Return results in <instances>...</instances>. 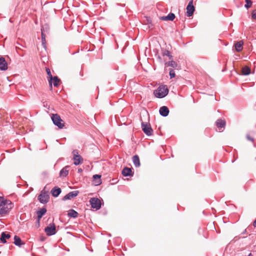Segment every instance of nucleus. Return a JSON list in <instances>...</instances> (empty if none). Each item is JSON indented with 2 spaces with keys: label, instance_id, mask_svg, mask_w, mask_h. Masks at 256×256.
<instances>
[{
  "label": "nucleus",
  "instance_id": "obj_29",
  "mask_svg": "<svg viewBox=\"0 0 256 256\" xmlns=\"http://www.w3.org/2000/svg\"><path fill=\"white\" fill-rule=\"evenodd\" d=\"M46 208L44 207L40 208L36 212L37 214L42 215L43 216L46 212Z\"/></svg>",
  "mask_w": 256,
  "mask_h": 256
},
{
  "label": "nucleus",
  "instance_id": "obj_37",
  "mask_svg": "<svg viewBox=\"0 0 256 256\" xmlns=\"http://www.w3.org/2000/svg\"><path fill=\"white\" fill-rule=\"evenodd\" d=\"M42 217V215L38 214L37 220H36L37 223H39V222H40V220Z\"/></svg>",
  "mask_w": 256,
  "mask_h": 256
},
{
  "label": "nucleus",
  "instance_id": "obj_24",
  "mask_svg": "<svg viewBox=\"0 0 256 256\" xmlns=\"http://www.w3.org/2000/svg\"><path fill=\"white\" fill-rule=\"evenodd\" d=\"M60 79L57 76H54L52 78V83L54 86L57 87L60 84Z\"/></svg>",
  "mask_w": 256,
  "mask_h": 256
},
{
  "label": "nucleus",
  "instance_id": "obj_21",
  "mask_svg": "<svg viewBox=\"0 0 256 256\" xmlns=\"http://www.w3.org/2000/svg\"><path fill=\"white\" fill-rule=\"evenodd\" d=\"M78 212L73 209H70L68 213V216L72 218H76L78 216Z\"/></svg>",
  "mask_w": 256,
  "mask_h": 256
},
{
  "label": "nucleus",
  "instance_id": "obj_35",
  "mask_svg": "<svg viewBox=\"0 0 256 256\" xmlns=\"http://www.w3.org/2000/svg\"><path fill=\"white\" fill-rule=\"evenodd\" d=\"M252 17L254 19H256V9L253 10L252 12Z\"/></svg>",
  "mask_w": 256,
  "mask_h": 256
},
{
  "label": "nucleus",
  "instance_id": "obj_1",
  "mask_svg": "<svg viewBox=\"0 0 256 256\" xmlns=\"http://www.w3.org/2000/svg\"><path fill=\"white\" fill-rule=\"evenodd\" d=\"M168 93V89L166 85L160 86L156 90L154 94L158 98H164L166 96Z\"/></svg>",
  "mask_w": 256,
  "mask_h": 256
},
{
  "label": "nucleus",
  "instance_id": "obj_41",
  "mask_svg": "<svg viewBox=\"0 0 256 256\" xmlns=\"http://www.w3.org/2000/svg\"><path fill=\"white\" fill-rule=\"evenodd\" d=\"M82 171V168H78V172H80Z\"/></svg>",
  "mask_w": 256,
  "mask_h": 256
},
{
  "label": "nucleus",
  "instance_id": "obj_13",
  "mask_svg": "<svg viewBox=\"0 0 256 256\" xmlns=\"http://www.w3.org/2000/svg\"><path fill=\"white\" fill-rule=\"evenodd\" d=\"M62 192L60 188L58 186H54L51 190V194L54 197H58Z\"/></svg>",
  "mask_w": 256,
  "mask_h": 256
},
{
  "label": "nucleus",
  "instance_id": "obj_18",
  "mask_svg": "<svg viewBox=\"0 0 256 256\" xmlns=\"http://www.w3.org/2000/svg\"><path fill=\"white\" fill-rule=\"evenodd\" d=\"M165 66H170L173 68H176L178 66L177 63L174 61L173 60H170L169 62H166L164 64Z\"/></svg>",
  "mask_w": 256,
  "mask_h": 256
},
{
  "label": "nucleus",
  "instance_id": "obj_16",
  "mask_svg": "<svg viewBox=\"0 0 256 256\" xmlns=\"http://www.w3.org/2000/svg\"><path fill=\"white\" fill-rule=\"evenodd\" d=\"M216 126L220 130L222 128H224L226 126V122L224 120L222 119H218L216 122Z\"/></svg>",
  "mask_w": 256,
  "mask_h": 256
},
{
  "label": "nucleus",
  "instance_id": "obj_38",
  "mask_svg": "<svg viewBox=\"0 0 256 256\" xmlns=\"http://www.w3.org/2000/svg\"><path fill=\"white\" fill-rule=\"evenodd\" d=\"M246 138L248 140H250V141H254V138H252V137H250L249 135L247 134L246 135Z\"/></svg>",
  "mask_w": 256,
  "mask_h": 256
},
{
  "label": "nucleus",
  "instance_id": "obj_11",
  "mask_svg": "<svg viewBox=\"0 0 256 256\" xmlns=\"http://www.w3.org/2000/svg\"><path fill=\"white\" fill-rule=\"evenodd\" d=\"M122 174L124 176H132L134 174V172L131 168L124 167L122 170Z\"/></svg>",
  "mask_w": 256,
  "mask_h": 256
},
{
  "label": "nucleus",
  "instance_id": "obj_36",
  "mask_svg": "<svg viewBox=\"0 0 256 256\" xmlns=\"http://www.w3.org/2000/svg\"><path fill=\"white\" fill-rule=\"evenodd\" d=\"M156 57L157 60H158L159 62H162V58L160 55H158V54H156Z\"/></svg>",
  "mask_w": 256,
  "mask_h": 256
},
{
  "label": "nucleus",
  "instance_id": "obj_4",
  "mask_svg": "<svg viewBox=\"0 0 256 256\" xmlns=\"http://www.w3.org/2000/svg\"><path fill=\"white\" fill-rule=\"evenodd\" d=\"M50 196L48 192L46 191H42L41 193L38 196V200L43 204H46L49 200Z\"/></svg>",
  "mask_w": 256,
  "mask_h": 256
},
{
  "label": "nucleus",
  "instance_id": "obj_23",
  "mask_svg": "<svg viewBox=\"0 0 256 256\" xmlns=\"http://www.w3.org/2000/svg\"><path fill=\"white\" fill-rule=\"evenodd\" d=\"M242 41H238L235 44V48L236 52H240L242 49V45H243Z\"/></svg>",
  "mask_w": 256,
  "mask_h": 256
},
{
  "label": "nucleus",
  "instance_id": "obj_40",
  "mask_svg": "<svg viewBox=\"0 0 256 256\" xmlns=\"http://www.w3.org/2000/svg\"><path fill=\"white\" fill-rule=\"evenodd\" d=\"M253 225L254 227H256V220L254 221Z\"/></svg>",
  "mask_w": 256,
  "mask_h": 256
},
{
  "label": "nucleus",
  "instance_id": "obj_7",
  "mask_svg": "<svg viewBox=\"0 0 256 256\" xmlns=\"http://www.w3.org/2000/svg\"><path fill=\"white\" fill-rule=\"evenodd\" d=\"M74 155V164L76 166H78L82 162L83 159L82 157L78 154V151L76 150H74L72 152Z\"/></svg>",
  "mask_w": 256,
  "mask_h": 256
},
{
  "label": "nucleus",
  "instance_id": "obj_6",
  "mask_svg": "<svg viewBox=\"0 0 256 256\" xmlns=\"http://www.w3.org/2000/svg\"><path fill=\"white\" fill-rule=\"evenodd\" d=\"M142 128L143 132L148 136H151L152 132V129L150 124L147 122H142Z\"/></svg>",
  "mask_w": 256,
  "mask_h": 256
},
{
  "label": "nucleus",
  "instance_id": "obj_33",
  "mask_svg": "<svg viewBox=\"0 0 256 256\" xmlns=\"http://www.w3.org/2000/svg\"><path fill=\"white\" fill-rule=\"evenodd\" d=\"M169 75H170V79L175 77L176 74H175V72L173 69H172V68L170 69Z\"/></svg>",
  "mask_w": 256,
  "mask_h": 256
},
{
  "label": "nucleus",
  "instance_id": "obj_5",
  "mask_svg": "<svg viewBox=\"0 0 256 256\" xmlns=\"http://www.w3.org/2000/svg\"><path fill=\"white\" fill-rule=\"evenodd\" d=\"M44 232L48 236H51L55 234L56 231L54 224H50L46 227L45 228Z\"/></svg>",
  "mask_w": 256,
  "mask_h": 256
},
{
  "label": "nucleus",
  "instance_id": "obj_42",
  "mask_svg": "<svg viewBox=\"0 0 256 256\" xmlns=\"http://www.w3.org/2000/svg\"><path fill=\"white\" fill-rule=\"evenodd\" d=\"M16 234H15L14 236V240H16Z\"/></svg>",
  "mask_w": 256,
  "mask_h": 256
},
{
  "label": "nucleus",
  "instance_id": "obj_14",
  "mask_svg": "<svg viewBox=\"0 0 256 256\" xmlns=\"http://www.w3.org/2000/svg\"><path fill=\"white\" fill-rule=\"evenodd\" d=\"M10 236L9 234L6 232H2L0 236V241L2 243L4 244L6 242V240L10 238Z\"/></svg>",
  "mask_w": 256,
  "mask_h": 256
},
{
  "label": "nucleus",
  "instance_id": "obj_26",
  "mask_svg": "<svg viewBox=\"0 0 256 256\" xmlns=\"http://www.w3.org/2000/svg\"><path fill=\"white\" fill-rule=\"evenodd\" d=\"M41 31H42V44L44 46V47L45 48L46 47L45 44L46 43V36L44 34L45 30L43 26L41 28Z\"/></svg>",
  "mask_w": 256,
  "mask_h": 256
},
{
  "label": "nucleus",
  "instance_id": "obj_17",
  "mask_svg": "<svg viewBox=\"0 0 256 256\" xmlns=\"http://www.w3.org/2000/svg\"><path fill=\"white\" fill-rule=\"evenodd\" d=\"M69 168L68 166H66L62 168L60 172V177H66L68 174V168Z\"/></svg>",
  "mask_w": 256,
  "mask_h": 256
},
{
  "label": "nucleus",
  "instance_id": "obj_20",
  "mask_svg": "<svg viewBox=\"0 0 256 256\" xmlns=\"http://www.w3.org/2000/svg\"><path fill=\"white\" fill-rule=\"evenodd\" d=\"M11 202L8 204L10 205V208H8V206L6 207H4V206L0 208V215H2L4 214H7L9 212V210L11 208Z\"/></svg>",
  "mask_w": 256,
  "mask_h": 256
},
{
  "label": "nucleus",
  "instance_id": "obj_43",
  "mask_svg": "<svg viewBox=\"0 0 256 256\" xmlns=\"http://www.w3.org/2000/svg\"><path fill=\"white\" fill-rule=\"evenodd\" d=\"M16 240H14V244L16 245Z\"/></svg>",
  "mask_w": 256,
  "mask_h": 256
},
{
  "label": "nucleus",
  "instance_id": "obj_34",
  "mask_svg": "<svg viewBox=\"0 0 256 256\" xmlns=\"http://www.w3.org/2000/svg\"><path fill=\"white\" fill-rule=\"evenodd\" d=\"M23 244H24V243L22 240L20 238L17 236V246L20 247Z\"/></svg>",
  "mask_w": 256,
  "mask_h": 256
},
{
  "label": "nucleus",
  "instance_id": "obj_22",
  "mask_svg": "<svg viewBox=\"0 0 256 256\" xmlns=\"http://www.w3.org/2000/svg\"><path fill=\"white\" fill-rule=\"evenodd\" d=\"M132 162L134 166L136 167H139L140 166V158L138 155H134L132 157Z\"/></svg>",
  "mask_w": 256,
  "mask_h": 256
},
{
  "label": "nucleus",
  "instance_id": "obj_12",
  "mask_svg": "<svg viewBox=\"0 0 256 256\" xmlns=\"http://www.w3.org/2000/svg\"><path fill=\"white\" fill-rule=\"evenodd\" d=\"M8 69V64L4 57L0 58V70H6Z\"/></svg>",
  "mask_w": 256,
  "mask_h": 256
},
{
  "label": "nucleus",
  "instance_id": "obj_10",
  "mask_svg": "<svg viewBox=\"0 0 256 256\" xmlns=\"http://www.w3.org/2000/svg\"><path fill=\"white\" fill-rule=\"evenodd\" d=\"M169 109L166 106L160 107L159 110L160 114L164 117L167 116L169 114Z\"/></svg>",
  "mask_w": 256,
  "mask_h": 256
},
{
  "label": "nucleus",
  "instance_id": "obj_8",
  "mask_svg": "<svg viewBox=\"0 0 256 256\" xmlns=\"http://www.w3.org/2000/svg\"><path fill=\"white\" fill-rule=\"evenodd\" d=\"M186 15L188 17L192 16L195 11V7L193 5V0L189 2L186 6Z\"/></svg>",
  "mask_w": 256,
  "mask_h": 256
},
{
  "label": "nucleus",
  "instance_id": "obj_9",
  "mask_svg": "<svg viewBox=\"0 0 256 256\" xmlns=\"http://www.w3.org/2000/svg\"><path fill=\"white\" fill-rule=\"evenodd\" d=\"M78 194V192L77 190H74L72 192H70L66 194L65 196H64L62 200L64 201L66 200H70L72 198L76 196Z\"/></svg>",
  "mask_w": 256,
  "mask_h": 256
},
{
  "label": "nucleus",
  "instance_id": "obj_15",
  "mask_svg": "<svg viewBox=\"0 0 256 256\" xmlns=\"http://www.w3.org/2000/svg\"><path fill=\"white\" fill-rule=\"evenodd\" d=\"M176 18L175 14L172 12L170 13L166 16H163L160 18L162 20H173Z\"/></svg>",
  "mask_w": 256,
  "mask_h": 256
},
{
  "label": "nucleus",
  "instance_id": "obj_27",
  "mask_svg": "<svg viewBox=\"0 0 256 256\" xmlns=\"http://www.w3.org/2000/svg\"><path fill=\"white\" fill-rule=\"evenodd\" d=\"M46 72L47 74L48 75V78H49L48 82H49L50 85L52 87V78L53 76H52V74H51L50 70V68H46Z\"/></svg>",
  "mask_w": 256,
  "mask_h": 256
},
{
  "label": "nucleus",
  "instance_id": "obj_2",
  "mask_svg": "<svg viewBox=\"0 0 256 256\" xmlns=\"http://www.w3.org/2000/svg\"><path fill=\"white\" fill-rule=\"evenodd\" d=\"M51 118L53 124L59 128L62 129L64 127L63 120L58 114H52Z\"/></svg>",
  "mask_w": 256,
  "mask_h": 256
},
{
  "label": "nucleus",
  "instance_id": "obj_32",
  "mask_svg": "<svg viewBox=\"0 0 256 256\" xmlns=\"http://www.w3.org/2000/svg\"><path fill=\"white\" fill-rule=\"evenodd\" d=\"M245 2H246V4L244 6L246 8L248 9L251 7L252 2L250 0H245Z\"/></svg>",
  "mask_w": 256,
  "mask_h": 256
},
{
  "label": "nucleus",
  "instance_id": "obj_30",
  "mask_svg": "<svg viewBox=\"0 0 256 256\" xmlns=\"http://www.w3.org/2000/svg\"><path fill=\"white\" fill-rule=\"evenodd\" d=\"M9 201L4 200L3 198H0V206H4L8 204Z\"/></svg>",
  "mask_w": 256,
  "mask_h": 256
},
{
  "label": "nucleus",
  "instance_id": "obj_25",
  "mask_svg": "<svg viewBox=\"0 0 256 256\" xmlns=\"http://www.w3.org/2000/svg\"><path fill=\"white\" fill-rule=\"evenodd\" d=\"M250 68L248 66H244L242 68V72L243 75L248 76L250 74Z\"/></svg>",
  "mask_w": 256,
  "mask_h": 256
},
{
  "label": "nucleus",
  "instance_id": "obj_19",
  "mask_svg": "<svg viewBox=\"0 0 256 256\" xmlns=\"http://www.w3.org/2000/svg\"><path fill=\"white\" fill-rule=\"evenodd\" d=\"M162 56H168L170 60H173V56L170 54V52L166 49H162Z\"/></svg>",
  "mask_w": 256,
  "mask_h": 256
},
{
  "label": "nucleus",
  "instance_id": "obj_3",
  "mask_svg": "<svg viewBox=\"0 0 256 256\" xmlns=\"http://www.w3.org/2000/svg\"><path fill=\"white\" fill-rule=\"evenodd\" d=\"M91 206L96 210H98L101 208L102 203L100 200L97 198H92L90 200Z\"/></svg>",
  "mask_w": 256,
  "mask_h": 256
},
{
  "label": "nucleus",
  "instance_id": "obj_39",
  "mask_svg": "<svg viewBox=\"0 0 256 256\" xmlns=\"http://www.w3.org/2000/svg\"><path fill=\"white\" fill-rule=\"evenodd\" d=\"M40 226V222H39V223H37V222H36V226L37 228H38Z\"/></svg>",
  "mask_w": 256,
  "mask_h": 256
},
{
  "label": "nucleus",
  "instance_id": "obj_44",
  "mask_svg": "<svg viewBox=\"0 0 256 256\" xmlns=\"http://www.w3.org/2000/svg\"><path fill=\"white\" fill-rule=\"evenodd\" d=\"M246 230H244V231L242 232V234H246Z\"/></svg>",
  "mask_w": 256,
  "mask_h": 256
},
{
  "label": "nucleus",
  "instance_id": "obj_31",
  "mask_svg": "<svg viewBox=\"0 0 256 256\" xmlns=\"http://www.w3.org/2000/svg\"><path fill=\"white\" fill-rule=\"evenodd\" d=\"M146 24L148 25V27L149 28H152L153 26V24H152V22L150 18H146Z\"/></svg>",
  "mask_w": 256,
  "mask_h": 256
},
{
  "label": "nucleus",
  "instance_id": "obj_28",
  "mask_svg": "<svg viewBox=\"0 0 256 256\" xmlns=\"http://www.w3.org/2000/svg\"><path fill=\"white\" fill-rule=\"evenodd\" d=\"M100 178L101 176L100 174H94L92 178L94 180H98V181L96 182V185H98L101 184Z\"/></svg>",
  "mask_w": 256,
  "mask_h": 256
}]
</instances>
